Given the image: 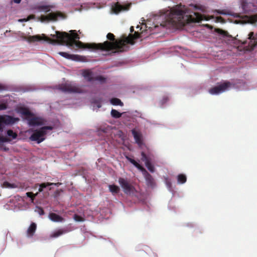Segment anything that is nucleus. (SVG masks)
<instances>
[{
    "mask_svg": "<svg viewBox=\"0 0 257 257\" xmlns=\"http://www.w3.org/2000/svg\"><path fill=\"white\" fill-rule=\"evenodd\" d=\"M27 197L31 198L32 202H33L34 198L38 195V193L34 194L32 192L26 193Z\"/></svg>",
    "mask_w": 257,
    "mask_h": 257,
    "instance_id": "obj_29",
    "label": "nucleus"
},
{
    "mask_svg": "<svg viewBox=\"0 0 257 257\" xmlns=\"http://www.w3.org/2000/svg\"><path fill=\"white\" fill-rule=\"evenodd\" d=\"M233 15L234 17L239 18L238 20H235L234 21V23L236 24H250L252 25H255L256 23H257V14L250 16H241L239 14H234Z\"/></svg>",
    "mask_w": 257,
    "mask_h": 257,
    "instance_id": "obj_10",
    "label": "nucleus"
},
{
    "mask_svg": "<svg viewBox=\"0 0 257 257\" xmlns=\"http://www.w3.org/2000/svg\"><path fill=\"white\" fill-rule=\"evenodd\" d=\"M53 127L51 126H43L40 129L34 131L30 139L32 141H36L40 143L45 139V136Z\"/></svg>",
    "mask_w": 257,
    "mask_h": 257,
    "instance_id": "obj_5",
    "label": "nucleus"
},
{
    "mask_svg": "<svg viewBox=\"0 0 257 257\" xmlns=\"http://www.w3.org/2000/svg\"><path fill=\"white\" fill-rule=\"evenodd\" d=\"M234 87V84L229 81H224L210 88L209 90L212 95H218Z\"/></svg>",
    "mask_w": 257,
    "mask_h": 257,
    "instance_id": "obj_6",
    "label": "nucleus"
},
{
    "mask_svg": "<svg viewBox=\"0 0 257 257\" xmlns=\"http://www.w3.org/2000/svg\"><path fill=\"white\" fill-rule=\"evenodd\" d=\"M110 114H111V115L112 116V117L115 118H119L121 116H123L124 117L126 115L125 112L120 113L116 110L113 109H112L111 110Z\"/></svg>",
    "mask_w": 257,
    "mask_h": 257,
    "instance_id": "obj_21",
    "label": "nucleus"
},
{
    "mask_svg": "<svg viewBox=\"0 0 257 257\" xmlns=\"http://www.w3.org/2000/svg\"><path fill=\"white\" fill-rule=\"evenodd\" d=\"M217 32L219 34H220V35H223V36H227V33L226 32H225V31H223L222 30L218 29L217 30Z\"/></svg>",
    "mask_w": 257,
    "mask_h": 257,
    "instance_id": "obj_34",
    "label": "nucleus"
},
{
    "mask_svg": "<svg viewBox=\"0 0 257 257\" xmlns=\"http://www.w3.org/2000/svg\"><path fill=\"white\" fill-rule=\"evenodd\" d=\"M35 211L37 212L40 215L44 214V211L42 208L37 207L35 209Z\"/></svg>",
    "mask_w": 257,
    "mask_h": 257,
    "instance_id": "obj_33",
    "label": "nucleus"
},
{
    "mask_svg": "<svg viewBox=\"0 0 257 257\" xmlns=\"http://www.w3.org/2000/svg\"><path fill=\"white\" fill-rule=\"evenodd\" d=\"M142 160L145 162L146 166L148 168V169L151 172H154L155 171V168L154 166L151 163L150 160L145 155L144 152H142Z\"/></svg>",
    "mask_w": 257,
    "mask_h": 257,
    "instance_id": "obj_17",
    "label": "nucleus"
},
{
    "mask_svg": "<svg viewBox=\"0 0 257 257\" xmlns=\"http://www.w3.org/2000/svg\"><path fill=\"white\" fill-rule=\"evenodd\" d=\"M167 101H168V98L165 97L162 99V100L161 101V102L162 104H163L165 103H166Z\"/></svg>",
    "mask_w": 257,
    "mask_h": 257,
    "instance_id": "obj_35",
    "label": "nucleus"
},
{
    "mask_svg": "<svg viewBox=\"0 0 257 257\" xmlns=\"http://www.w3.org/2000/svg\"><path fill=\"white\" fill-rule=\"evenodd\" d=\"M128 160L142 172L143 175L145 178L147 185L149 186L153 187L155 186V181L152 176L150 175L147 171L135 160L131 158L128 159Z\"/></svg>",
    "mask_w": 257,
    "mask_h": 257,
    "instance_id": "obj_9",
    "label": "nucleus"
},
{
    "mask_svg": "<svg viewBox=\"0 0 257 257\" xmlns=\"http://www.w3.org/2000/svg\"><path fill=\"white\" fill-rule=\"evenodd\" d=\"M131 6V3H126L122 5L118 3H113L111 6L110 13L111 14L117 15L120 12L129 10Z\"/></svg>",
    "mask_w": 257,
    "mask_h": 257,
    "instance_id": "obj_12",
    "label": "nucleus"
},
{
    "mask_svg": "<svg viewBox=\"0 0 257 257\" xmlns=\"http://www.w3.org/2000/svg\"><path fill=\"white\" fill-rule=\"evenodd\" d=\"M199 9L200 7L196 5L187 7L182 5L165 9L158 14L151 15L146 23H144L145 20L142 18L140 22L141 27L137 25L136 29L138 31L134 35L123 36L119 40H114V35L108 33L107 38L112 41V42L105 41L99 44H83L77 41L79 37L75 30L70 31V34L56 31L55 34H51L52 38L47 37L45 34L26 36L23 33H22L21 37L30 43L44 40L53 44L65 45L71 49H100L107 52L112 51V53L122 52L128 49L127 44H134V40L142 37L139 31L142 30V34L145 32L155 33L159 30L160 28H179L191 22L199 23L203 20L208 21L210 19V17L203 16L195 12Z\"/></svg>",
    "mask_w": 257,
    "mask_h": 257,
    "instance_id": "obj_1",
    "label": "nucleus"
},
{
    "mask_svg": "<svg viewBox=\"0 0 257 257\" xmlns=\"http://www.w3.org/2000/svg\"><path fill=\"white\" fill-rule=\"evenodd\" d=\"M177 181L178 184H185L187 181V177L185 174H179L177 176Z\"/></svg>",
    "mask_w": 257,
    "mask_h": 257,
    "instance_id": "obj_20",
    "label": "nucleus"
},
{
    "mask_svg": "<svg viewBox=\"0 0 257 257\" xmlns=\"http://www.w3.org/2000/svg\"><path fill=\"white\" fill-rule=\"evenodd\" d=\"M35 18V16L32 15H30L29 17H28V18L27 19H19L18 20V21L20 22H27L31 19H34Z\"/></svg>",
    "mask_w": 257,
    "mask_h": 257,
    "instance_id": "obj_30",
    "label": "nucleus"
},
{
    "mask_svg": "<svg viewBox=\"0 0 257 257\" xmlns=\"http://www.w3.org/2000/svg\"><path fill=\"white\" fill-rule=\"evenodd\" d=\"M17 187L15 184L10 183L8 182H5L3 184V187L7 188H14Z\"/></svg>",
    "mask_w": 257,
    "mask_h": 257,
    "instance_id": "obj_27",
    "label": "nucleus"
},
{
    "mask_svg": "<svg viewBox=\"0 0 257 257\" xmlns=\"http://www.w3.org/2000/svg\"><path fill=\"white\" fill-rule=\"evenodd\" d=\"M92 7L91 4H83L81 6V10H87Z\"/></svg>",
    "mask_w": 257,
    "mask_h": 257,
    "instance_id": "obj_31",
    "label": "nucleus"
},
{
    "mask_svg": "<svg viewBox=\"0 0 257 257\" xmlns=\"http://www.w3.org/2000/svg\"><path fill=\"white\" fill-rule=\"evenodd\" d=\"M16 111L20 114L23 118L28 120V123L30 126H40L45 124V121L43 118L36 116L26 108L19 107L17 108Z\"/></svg>",
    "mask_w": 257,
    "mask_h": 257,
    "instance_id": "obj_4",
    "label": "nucleus"
},
{
    "mask_svg": "<svg viewBox=\"0 0 257 257\" xmlns=\"http://www.w3.org/2000/svg\"><path fill=\"white\" fill-rule=\"evenodd\" d=\"M133 31H134V27H132L131 28V32H133Z\"/></svg>",
    "mask_w": 257,
    "mask_h": 257,
    "instance_id": "obj_39",
    "label": "nucleus"
},
{
    "mask_svg": "<svg viewBox=\"0 0 257 257\" xmlns=\"http://www.w3.org/2000/svg\"><path fill=\"white\" fill-rule=\"evenodd\" d=\"M96 106L97 108H99L101 107V105L99 103H96Z\"/></svg>",
    "mask_w": 257,
    "mask_h": 257,
    "instance_id": "obj_37",
    "label": "nucleus"
},
{
    "mask_svg": "<svg viewBox=\"0 0 257 257\" xmlns=\"http://www.w3.org/2000/svg\"><path fill=\"white\" fill-rule=\"evenodd\" d=\"M239 4L243 13L248 14L257 11V0H241Z\"/></svg>",
    "mask_w": 257,
    "mask_h": 257,
    "instance_id": "obj_7",
    "label": "nucleus"
},
{
    "mask_svg": "<svg viewBox=\"0 0 257 257\" xmlns=\"http://www.w3.org/2000/svg\"><path fill=\"white\" fill-rule=\"evenodd\" d=\"M109 191L113 194H117L120 190L119 187L114 185L108 186Z\"/></svg>",
    "mask_w": 257,
    "mask_h": 257,
    "instance_id": "obj_22",
    "label": "nucleus"
},
{
    "mask_svg": "<svg viewBox=\"0 0 257 257\" xmlns=\"http://www.w3.org/2000/svg\"><path fill=\"white\" fill-rule=\"evenodd\" d=\"M81 74L84 79L89 82L97 81L100 83H103L105 81V78L104 77L96 76L91 70L89 69L82 70L81 71Z\"/></svg>",
    "mask_w": 257,
    "mask_h": 257,
    "instance_id": "obj_11",
    "label": "nucleus"
},
{
    "mask_svg": "<svg viewBox=\"0 0 257 257\" xmlns=\"http://www.w3.org/2000/svg\"><path fill=\"white\" fill-rule=\"evenodd\" d=\"M4 89L3 86L0 84V90H2Z\"/></svg>",
    "mask_w": 257,
    "mask_h": 257,
    "instance_id": "obj_38",
    "label": "nucleus"
},
{
    "mask_svg": "<svg viewBox=\"0 0 257 257\" xmlns=\"http://www.w3.org/2000/svg\"><path fill=\"white\" fill-rule=\"evenodd\" d=\"M49 218L53 222H62L64 221L63 218L54 213H50L49 214Z\"/></svg>",
    "mask_w": 257,
    "mask_h": 257,
    "instance_id": "obj_19",
    "label": "nucleus"
},
{
    "mask_svg": "<svg viewBox=\"0 0 257 257\" xmlns=\"http://www.w3.org/2000/svg\"><path fill=\"white\" fill-rule=\"evenodd\" d=\"M19 120V119L17 117L8 115H0V144L5 142H11L17 138V134L12 130L7 131V137L3 136L2 133L5 125H12Z\"/></svg>",
    "mask_w": 257,
    "mask_h": 257,
    "instance_id": "obj_3",
    "label": "nucleus"
},
{
    "mask_svg": "<svg viewBox=\"0 0 257 257\" xmlns=\"http://www.w3.org/2000/svg\"><path fill=\"white\" fill-rule=\"evenodd\" d=\"M110 102L111 104L114 105H123V103L120 101V100L116 98H113L111 99L110 100Z\"/></svg>",
    "mask_w": 257,
    "mask_h": 257,
    "instance_id": "obj_23",
    "label": "nucleus"
},
{
    "mask_svg": "<svg viewBox=\"0 0 257 257\" xmlns=\"http://www.w3.org/2000/svg\"><path fill=\"white\" fill-rule=\"evenodd\" d=\"M132 133L135 139V142L141 149H143L145 144L144 142L143 136L142 133L137 128L132 130Z\"/></svg>",
    "mask_w": 257,
    "mask_h": 257,
    "instance_id": "obj_15",
    "label": "nucleus"
},
{
    "mask_svg": "<svg viewBox=\"0 0 257 257\" xmlns=\"http://www.w3.org/2000/svg\"><path fill=\"white\" fill-rule=\"evenodd\" d=\"M54 8L52 5L40 4L34 8L35 13L47 14L41 15L36 17V20L42 23H49L51 21H57L65 19V15L60 12H52L51 9Z\"/></svg>",
    "mask_w": 257,
    "mask_h": 257,
    "instance_id": "obj_2",
    "label": "nucleus"
},
{
    "mask_svg": "<svg viewBox=\"0 0 257 257\" xmlns=\"http://www.w3.org/2000/svg\"><path fill=\"white\" fill-rule=\"evenodd\" d=\"M69 231L70 230L66 228L59 229L52 232L50 234V237L52 238H57Z\"/></svg>",
    "mask_w": 257,
    "mask_h": 257,
    "instance_id": "obj_18",
    "label": "nucleus"
},
{
    "mask_svg": "<svg viewBox=\"0 0 257 257\" xmlns=\"http://www.w3.org/2000/svg\"><path fill=\"white\" fill-rule=\"evenodd\" d=\"M37 228V224L32 222L28 227L26 231V236L28 238H32L34 235Z\"/></svg>",
    "mask_w": 257,
    "mask_h": 257,
    "instance_id": "obj_16",
    "label": "nucleus"
},
{
    "mask_svg": "<svg viewBox=\"0 0 257 257\" xmlns=\"http://www.w3.org/2000/svg\"><path fill=\"white\" fill-rule=\"evenodd\" d=\"M22 0H12V2H13L16 4H19L21 2Z\"/></svg>",
    "mask_w": 257,
    "mask_h": 257,
    "instance_id": "obj_36",
    "label": "nucleus"
},
{
    "mask_svg": "<svg viewBox=\"0 0 257 257\" xmlns=\"http://www.w3.org/2000/svg\"><path fill=\"white\" fill-rule=\"evenodd\" d=\"M164 180H165V183L166 184V185L168 189L170 191H172V183H171V180L167 177H164Z\"/></svg>",
    "mask_w": 257,
    "mask_h": 257,
    "instance_id": "obj_26",
    "label": "nucleus"
},
{
    "mask_svg": "<svg viewBox=\"0 0 257 257\" xmlns=\"http://www.w3.org/2000/svg\"><path fill=\"white\" fill-rule=\"evenodd\" d=\"M9 99H10V97L6 96L5 99L2 100V103L0 104V110H5L7 108L6 103Z\"/></svg>",
    "mask_w": 257,
    "mask_h": 257,
    "instance_id": "obj_25",
    "label": "nucleus"
},
{
    "mask_svg": "<svg viewBox=\"0 0 257 257\" xmlns=\"http://www.w3.org/2000/svg\"><path fill=\"white\" fill-rule=\"evenodd\" d=\"M57 89L68 92H77L80 93L81 91L80 88L74 83H66L58 86Z\"/></svg>",
    "mask_w": 257,
    "mask_h": 257,
    "instance_id": "obj_14",
    "label": "nucleus"
},
{
    "mask_svg": "<svg viewBox=\"0 0 257 257\" xmlns=\"http://www.w3.org/2000/svg\"><path fill=\"white\" fill-rule=\"evenodd\" d=\"M239 41L250 49H253L257 45V32H250L246 38L240 37Z\"/></svg>",
    "mask_w": 257,
    "mask_h": 257,
    "instance_id": "obj_8",
    "label": "nucleus"
},
{
    "mask_svg": "<svg viewBox=\"0 0 257 257\" xmlns=\"http://www.w3.org/2000/svg\"><path fill=\"white\" fill-rule=\"evenodd\" d=\"M56 185V184L54 183H42L40 185V188L39 189V192H42L43 191V188H46L47 186H50V185Z\"/></svg>",
    "mask_w": 257,
    "mask_h": 257,
    "instance_id": "obj_28",
    "label": "nucleus"
},
{
    "mask_svg": "<svg viewBox=\"0 0 257 257\" xmlns=\"http://www.w3.org/2000/svg\"><path fill=\"white\" fill-rule=\"evenodd\" d=\"M58 54L61 55V56L66 58L68 59H74L75 57H76L75 55H70L65 52H59Z\"/></svg>",
    "mask_w": 257,
    "mask_h": 257,
    "instance_id": "obj_24",
    "label": "nucleus"
},
{
    "mask_svg": "<svg viewBox=\"0 0 257 257\" xmlns=\"http://www.w3.org/2000/svg\"><path fill=\"white\" fill-rule=\"evenodd\" d=\"M74 219L77 222H82L84 220V219L83 218L77 215H74Z\"/></svg>",
    "mask_w": 257,
    "mask_h": 257,
    "instance_id": "obj_32",
    "label": "nucleus"
},
{
    "mask_svg": "<svg viewBox=\"0 0 257 257\" xmlns=\"http://www.w3.org/2000/svg\"><path fill=\"white\" fill-rule=\"evenodd\" d=\"M118 183L125 194L133 195L135 193V189L126 179L120 178L118 179Z\"/></svg>",
    "mask_w": 257,
    "mask_h": 257,
    "instance_id": "obj_13",
    "label": "nucleus"
}]
</instances>
